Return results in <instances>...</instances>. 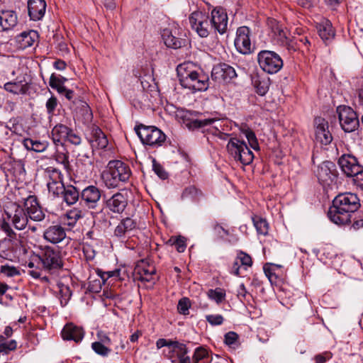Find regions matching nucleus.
Wrapping results in <instances>:
<instances>
[{
  "label": "nucleus",
  "instance_id": "43",
  "mask_svg": "<svg viewBox=\"0 0 363 363\" xmlns=\"http://www.w3.org/2000/svg\"><path fill=\"white\" fill-rule=\"evenodd\" d=\"M201 195V192L199 191L195 186H190L186 187L182 195L183 199H192L195 200Z\"/></svg>",
  "mask_w": 363,
  "mask_h": 363
},
{
  "label": "nucleus",
  "instance_id": "20",
  "mask_svg": "<svg viewBox=\"0 0 363 363\" xmlns=\"http://www.w3.org/2000/svg\"><path fill=\"white\" fill-rule=\"evenodd\" d=\"M101 192L96 186L90 185L82 190L81 198L89 208H95L101 197Z\"/></svg>",
  "mask_w": 363,
  "mask_h": 363
},
{
  "label": "nucleus",
  "instance_id": "6",
  "mask_svg": "<svg viewBox=\"0 0 363 363\" xmlns=\"http://www.w3.org/2000/svg\"><path fill=\"white\" fill-rule=\"evenodd\" d=\"M135 131L141 142L151 147L161 146L166 140V135L155 126L140 125L135 128Z\"/></svg>",
  "mask_w": 363,
  "mask_h": 363
},
{
  "label": "nucleus",
  "instance_id": "35",
  "mask_svg": "<svg viewBox=\"0 0 363 363\" xmlns=\"http://www.w3.org/2000/svg\"><path fill=\"white\" fill-rule=\"evenodd\" d=\"M270 85L268 77H257L254 80V86L257 93L260 96H264L268 91Z\"/></svg>",
  "mask_w": 363,
  "mask_h": 363
},
{
  "label": "nucleus",
  "instance_id": "52",
  "mask_svg": "<svg viewBox=\"0 0 363 363\" xmlns=\"http://www.w3.org/2000/svg\"><path fill=\"white\" fill-rule=\"evenodd\" d=\"M152 168L155 174L162 179L167 178V173L162 167L161 164L157 163L155 160L152 161Z\"/></svg>",
  "mask_w": 363,
  "mask_h": 363
},
{
  "label": "nucleus",
  "instance_id": "14",
  "mask_svg": "<svg viewBox=\"0 0 363 363\" xmlns=\"http://www.w3.org/2000/svg\"><path fill=\"white\" fill-rule=\"evenodd\" d=\"M314 125L316 141L323 145H329L333 140V136L328 129V122L322 117H316L314 120Z\"/></svg>",
  "mask_w": 363,
  "mask_h": 363
},
{
  "label": "nucleus",
  "instance_id": "57",
  "mask_svg": "<svg viewBox=\"0 0 363 363\" xmlns=\"http://www.w3.org/2000/svg\"><path fill=\"white\" fill-rule=\"evenodd\" d=\"M81 138L77 134L74 133L72 129H70L69 133H68L66 141H68L74 145H77L81 143Z\"/></svg>",
  "mask_w": 363,
  "mask_h": 363
},
{
  "label": "nucleus",
  "instance_id": "58",
  "mask_svg": "<svg viewBox=\"0 0 363 363\" xmlns=\"http://www.w3.org/2000/svg\"><path fill=\"white\" fill-rule=\"evenodd\" d=\"M332 353L330 352H325L322 354L315 355V363H325L327 360L332 358Z\"/></svg>",
  "mask_w": 363,
  "mask_h": 363
},
{
  "label": "nucleus",
  "instance_id": "12",
  "mask_svg": "<svg viewBox=\"0 0 363 363\" xmlns=\"http://www.w3.org/2000/svg\"><path fill=\"white\" fill-rule=\"evenodd\" d=\"M236 50L241 54H251L255 49L251 41V30L247 26H240L237 29L234 41Z\"/></svg>",
  "mask_w": 363,
  "mask_h": 363
},
{
  "label": "nucleus",
  "instance_id": "3",
  "mask_svg": "<svg viewBox=\"0 0 363 363\" xmlns=\"http://www.w3.org/2000/svg\"><path fill=\"white\" fill-rule=\"evenodd\" d=\"M131 175L129 166L121 160H111L102 172L101 177L106 187L116 188L126 182Z\"/></svg>",
  "mask_w": 363,
  "mask_h": 363
},
{
  "label": "nucleus",
  "instance_id": "62",
  "mask_svg": "<svg viewBox=\"0 0 363 363\" xmlns=\"http://www.w3.org/2000/svg\"><path fill=\"white\" fill-rule=\"evenodd\" d=\"M264 271L265 275L268 277V279L271 283H273L274 281H275V280L277 279V276L272 272V269L271 267L264 266Z\"/></svg>",
  "mask_w": 363,
  "mask_h": 363
},
{
  "label": "nucleus",
  "instance_id": "27",
  "mask_svg": "<svg viewBox=\"0 0 363 363\" xmlns=\"http://www.w3.org/2000/svg\"><path fill=\"white\" fill-rule=\"evenodd\" d=\"M218 123H220V121L216 118L196 119L192 121L193 127L196 128L214 125L213 128L215 130L212 131L213 134L217 135L222 140H226L229 135L221 132L218 129Z\"/></svg>",
  "mask_w": 363,
  "mask_h": 363
},
{
  "label": "nucleus",
  "instance_id": "49",
  "mask_svg": "<svg viewBox=\"0 0 363 363\" xmlns=\"http://www.w3.org/2000/svg\"><path fill=\"white\" fill-rule=\"evenodd\" d=\"M17 343L15 340L4 342L0 344V353L8 354L10 351L16 350Z\"/></svg>",
  "mask_w": 363,
  "mask_h": 363
},
{
  "label": "nucleus",
  "instance_id": "28",
  "mask_svg": "<svg viewBox=\"0 0 363 363\" xmlns=\"http://www.w3.org/2000/svg\"><path fill=\"white\" fill-rule=\"evenodd\" d=\"M69 130V128L62 123H58L53 127L51 135L52 141L56 146L63 145Z\"/></svg>",
  "mask_w": 363,
  "mask_h": 363
},
{
  "label": "nucleus",
  "instance_id": "7",
  "mask_svg": "<svg viewBox=\"0 0 363 363\" xmlns=\"http://www.w3.org/2000/svg\"><path fill=\"white\" fill-rule=\"evenodd\" d=\"M6 218L17 230L24 229L28 222V218L24 206L14 202L8 203L4 208Z\"/></svg>",
  "mask_w": 363,
  "mask_h": 363
},
{
  "label": "nucleus",
  "instance_id": "11",
  "mask_svg": "<svg viewBox=\"0 0 363 363\" xmlns=\"http://www.w3.org/2000/svg\"><path fill=\"white\" fill-rule=\"evenodd\" d=\"M340 124L345 132L354 131L359 125L357 115L352 108L349 106H338L337 108Z\"/></svg>",
  "mask_w": 363,
  "mask_h": 363
},
{
  "label": "nucleus",
  "instance_id": "24",
  "mask_svg": "<svg viewBox=\"0 0 363 363\" xmlns=\"http://www.w3.org/2000/svg\"><path fill=\"white\" fill-rule=\"evenodd\" d=\"M28 9L31 20H40L45 13L46 2L45 0H28Z\"/></svg>",
  "mask_w": 363,
  "mask_h": 363
},
{
  "label": "nucleus",
  "instance_id": "51",
  "mask_svg": "<svg viewBox=\"0 0 363 363\" xmlns=\"http://www.w3.org/2000/svg\"><path fill=\"white\" fill-rule=\"evenodd\" d=\"M238 335L235 332H228L225 335V343L230 347H235L238 340Z\"/></svg>",
  "mask_w": 363,
  "mask_h": 363
},
{
  "label": "nucleus",
  "instance_id": "37",
  "mask_svg": "<svg viewBox=\"0 0 363 363\" xmlns=\"http://www.w3.org/2000/svg\"><path fill=\"white\" fill-rule=\"evenodd\" d=\"M208 352L205 347L202 346L196 347L191 362V363H209L206 361L208 358Z\"/></svg>",
  "mask_w": 363,
  "mask_h": 363
},
{
  "label": "nucleus",
  "instance_id": "8",
  "mask_svg": "<svg viewBox=\"0 0 363 363\" xmlns=\"http://www.w3.org/2000/svg\"><path fill=\"white\" fill-rule=\"evenodd\" d=\"M257 62L261 69L269 74L278 72L283 67V60L274 51L262 50L257 55Z\"/></svg>",
  "mask_w": 363,
  "mask_h": 363
},
{
  "label": "nucleus",
  "instance_id": "1",
  "mask_svg": "<svg viewBox=\"0 0 363 363\" xmlns=\"http://www.w3.org/2000/svg\"><path fill=\"white\" fill-rule=\"evenodd\" d=\"M360 206V200L357 194L350 192L340 194L333 199L328 216L335 224H348L351 222L352 213Z\"/></svg>",
  "mask_w": 363,
  "mask_h": 363
},
{
  "label": "nucleus",
  "instance_id": "4",
  "mask_svg": "<svg viewBox=\"0 0 363 363\" xmlns=\"http://www.w3.org/2000/svg\"><path fill=\"white\" fill-rule=\"evenodd\" d=\"M36 257L40 261L43 268L50 272L60 269L63 266L61 252L50 246L42 247Z\"/></svg>",
  "mask_w": 363,
  "mask_h": 363
},
{
  "label": "nucleus",
  "instance_id": "46",
  "mask_svg": "<svg viewBox=\"0 0 363 363\" xmlns=\"http://www.w3.org/2000/svg\"><path fill=\"white\" fill-rule=\"evenodd\" d=\"M1 273L9 277H13L20 275V271L18 268L10 266L9 264L1 265L0 269Z\"/></svg>",
  "mask_w": 363,
  "mask_h": 363
},
{
  "label": "nucleus",
  "instance_id": "54",
  "mask_svg": "<svg viewBox=\"0 0 363 363\" xmlns=\"http://www.w3.org/2000/svg\"><path fill=\"white\" fill-rule=\"evenodd\" d=\"M46 108L49 115H52L57 106V99L55 96H51L46 102Z\"/></svg>",
  "mask_w": 363,
  "mask_h": 363
},
{
  "label": "nucleus",
  "instance_id": "59",
  "mask_svg": "<svg viewBox=\"0 0 363 363\" xmlns=\"http://www.w3.org/2000/svg\"><path fill=\"white\" fill-rule=\"evenodd\" d=\"M55 160L57 162L63 164L65 167H67L69 164L68 156L62 152H56Z\"/></svg>",
  "mask_w": 363,
  "mask_h": 363
},
{
  "label": "nucleus",
  "instance_id": "15",
  "mask_svg": "<svg viewBox=\"0 0 363 363\" xmlns=\"http://www.w3.org/2000/svg\"><path fill=\"white\" fill-rule=\"evenodd\" d=\"M316 176L318 181L323 184H330L337 176L335 164L330 161L322 162L317 169Z\"/></svg>",
  "mask_w": 363,
  "mask_h": 363
},
{
  "label": "nucleus",
  "instance_id": "44",
  "mask_svg": "<svg viewBox=\"0 0 363 363\" xmlns=\"http://www.w3.org/2000/svg\"><path fill=\"white\" fill-rule=\"evenodd\" d=\"M47 186L50 193H52L55 196H58L63 192L65 186L62 181H61L57 182V183L47 182Z\"/></svg>",
  "mask_w": 363,
  "mask_h": 363
},
{
  "label": "nucleus",
  "instance_id": "16",
  "mask_svg": "<svg viewBox=\"0 0 363 363\" xmlns=\"http://www.w3.org/2000/svg\"><path fill=\"white\" fill-rule=\"evenodd\" d=\"M210 22L215 32L223 34L228 28V18L225 10L222 7H216L211 11Z\"/></svg>",
  "mask_w": 363,
  "mask_h": 363
},
{
  "label": "nucleus",
  "instance_id": "61",
  "mask_svg": "<svg viewBox=\"0 0 363 363\" xmlns=\"http://www.w3.org/2000/svg\"><path fill=\"white\" fill-rule=\"evenodd\" d=\"M177 247V250L179 252H183L186 249V243L184 238L179 236L177 237V239L174 241V245Z\"/></svg>",
  "mask_w": 363,
  "mask_h": 363
},
{
  "label": "nucleus",
  "instance_id": "53",
  "mask_svg": "<svg viewBox=\"0 0 363 363\" xmlns=\"http://www.w3.org/2000/svg\"><path fill=\"white\" fill-rule=\"evenodd\" d=\"M206 320L211 325H220L223 323L224 318L221 315H208L206 316Z\"/></svg>",
  "mask_w": 363,
  "mask_h": 363
},
{
  "label": "nucleus",
  "instance_id": "41",
  "mask_svg": "<svg viewBox=\"0 0 363 363\" xmlns=\"http://www.w3.org/2000/svg\"><path fill=\"white\" fill-rule=\"evenodd\" d=\"M45 176L48 179V182L57 183V182L62 181V175L60 171L52 167L45 169Z\"/></svg>",
  "mask_w": 363,
  "mask_h": 363
},
{
  "label": "nucleus",
  "instance_id": "50",
  "mask_svg": "<svg viewBox=\"0 0 363 363\" xmlns=\"http://www.w3.org/2000/svg\"><path fill=\"white\" fill-rule=\"evenodd\" d=\"M245 135L246 138L248 140V143L252 148L254 150L259 149V144L256 138L255 133L250 130H247L245 132Z\"/></svg>",
  "mask_w": 363,
  "mask_h": 363
},
{
  "label": "nucleus",
  "instance_id": "10",
  "mask_svg": "<svg viewBox=\"0 0 363 363\" xmlns=\"http://www.w3.org/2000/svg\"><path fill=\"white\" fill-rule=\"evenodd\" d=\"M189 20L191 28L202 38L207 37L213 30L209 17L200 11H194Z\"/></svg>",
  "mask_w": 363,
  "mask_h": 363
},
{
  "label": "nucleus",
  "instance_id": "64",
  "mask_svg": "<svg viewBox=\"0 0 363 363\" xmlns=\"http://www.w3.org/2000/svg\"><path fill=\"white\" fill-rule=\"evenodd\" d=\"M98 338H99V341H97L98 342H102L103 345H110L111 344V339L108 337V336L102 333V332H100L98 333Z\"/></svg>",
  "mask_w": 363,
  "mask_h": 363
},
{
  "label": "nucleus",
  "instance_id": "38",
  "mask_svg": "<svg viewBox=\"0 0 363 363\" xmlns=\"http://www.w3.org/2000/svg\"><path fill=\"white\" fill-rule=\"evenodd\" d=\"M4 89L14 94H22L26 92L28 87L20 82H7L4 84Z\"/></svg>",
  "mask_w": 363,
  "mask_h": 363
},
{
  "label": "nucleus",
  "instance_id": "29",
  "mask_svg": "<svg viewBox=\"0 0 363 363\" xmlns=\"http://www.w3.org/2000/svg\"><path fill=\"white\" fill-rule=\"evenodd\" d=\"M89 142L93 147L98 149H104L108 143L106 135L98 127L92 128Z\"/></svg>",
  "mask_w": 363,
  "mask_h": 363
},
{
  "label": "nucleus",
  "instance_id": "25",
  "mask_svg": "<svg viewBox=\"0 0 363 363\" xmlns=\"http://www.w3.org/2000/svg\"><path fill=\"white\" fill-rule=\"evenodd\" d=\"M176 29L164 28L162 31V38L164 44L170 48H180L184 43V40L177 37Z\"/></svg>",
  "mask_w": 363,
  "mask_h": 363
},
{
  "label": "nucleus",
  "instance_id": "5",
  "mask_svg": "<svg viewBox=\"0 0 363 363\" xmlns=\"http://www.w3.org/2000/svg\"><path fill=\"white\" fill-rule=\"evenodd\" d=\"M226 147L228 153L235 161H239L243 165H248L252 162L254 155L245 142L233 138L229 140Z\"/></svg>",
  "mask_w": 363,
  "mask_h": 363
},
{
  "label": "nucleus",
  "instance_id": "21",
  "mask_svg": "<svg viewBox=\"0 0 363 363\" xmlns=\"http://www.w3.org/2000/svg\"><path fill=\"white\" fill-rule=\"evenodd\" d=\"M236 77L237 74L235 69L227 64L216 66L212 70V77L216 80H223L224 82H229Z\"/></svg>",
  "mask_w": 363,
  "mask_h": 363
},
{
  "label": "nucleus",
  "instance_id": "60",
  "mask_svg": "<svg viewBox=\"0 0 363 363\" xmlns=\"http://www.w3.org/2000/svg\"><path fill=\"white\" fill-rule=\"evenodd\" d=\"M62 223L64 225H67L69 227V229L70 230L72 227L75 225L77 223V220H74V218H70L69 216H67V213H65L62 218H61Z\"/></svg>",
  "mask_w": 363,
  "mask_h": 363
},
{
  "label": "nucleus",
  "instance_id": "45",
  "mask_svg": "<svg viewBox=\"0 0 363 363\" xmlns=\"http://www.w3.org/2000/svg\"><path fill=\"white\" fill-rule=\"evenodd\" d=\"M91 348L93 350L98 354L106 357L111 352V349H109L105 345H103L102 342H94L91 344Z\"/></svg>",
  "mask_w": 363,
  "mask_h": 363
},
{
  "label": "nucleus",
  "instance_id": "63",
  "mask_svg": "<svg viewBox=\"0 0 363 363\" xmlns=\"http://www.w3.org/2000/svg\"><path fill=\"white\" fill-rule=\"evenodd\" d=\"M213 230L220 238H223L225 235H228V234H229L228 230L223 228L219 224H216L213 226Z\"/></svg>",
  "mask_w": 363,
  "mask_h": 363
},
{
  "label": "nucleus",
  "instance_id": "34",
  "mask_svg": "<svg viewBox=\"0 0 363 363\" xmlns=\"http://www.w3.org/2000/svg\"><path fill=\"white\" fill-rule=\"evenodd\" d=\"M61 194L63 196L64 201L68 205L75 203L79 197V191L72 185L65 186V190H63V192H62Z\"/></svg>",
  "mask_w": 363,
  "mask_h": 363
},
{
  "label": "nucleus",
  "instance_id": "22",
  "mask_svg": "<svg viewBox=\"0 0 363 363\" xmlns=\"http://www.w3.org/2000/svg\"><path fill=\"white\" fill-rule=\"evenodd\" d=\"M146 264L144 260L138 262L134 270V276L138 280L150 282L154 280L155 269L154 267Z\"/></svg>",
  "mask_w": 363,
  "mask_h": 363
},
{
  "label": "nucleus",
  "instance_id": "2",
  "mask_svg": "<svg viewBox=\"0 0 363 363\" xmlns=\"http://www.w3.org/2000/svg\"><path fill=\"white\" fill-rule=\"evenodd\" d=\"M177 72L180 84L192 91H206L209 86L208 76L202 71L196 70L191 62L179 65Z\"/></svg>",
  "mask_w": 363,
  "mask_h": 363
},
{
  "label": "nucleus",
  "instance_id": "13",
  "mask_svg": "<svg viewBox=\"0 0 363 363\" xmlns=\"http://www.w3.org/2000/svg\"><path fill=\"white\" fill-rule=\"evenodd\" d=\"M338 164L348 177H356L363 172V166L354 156L350 154L342 155L338 160Z\"/></svg>",
  "mask_w": 363,
  "mask_h": 363
},
{
  "label": "nucleus",
  "instance_id": "30",
  "mask_svg": "<svg viewBox=\"0 0 363 363\" xmlns=\"http://www.w3.org/2000/svg\"><path fill=\"white\" fill-rule=\"evenodd\" d=\"M17 24V15L13 11H2L0 13L1 30H9Z\"/></svg>",
  "mask_w": 363,
  "mask_h": 363
},
{
  "label": "nucleus",
  "instance_id": "18",
  "mask_svg": "<svg viewBox=\"0 0 363 363\" xmlns=\"http://www.w3.org/2000/svg\"><path fill=\"white\" fill-rule=\"evenodd\" d=\"M23 206L28 219L34 221H42L45 218V213L40 206L35 196L30 195L23 202Z\"/></svg>",
  "mask_w": 363,
  "mask_h": 363
},
{
  "label": "nucleus",
  "instance_id": "23",
  "mask_svg": "<svg viewBox=\"0 0 363 363\" xmlns=\"http://www.w3.org/2000/svg\"><path fill=\"white\" fill-rule=\"evenodd\" d=\"M61 335L63 340H72L78 343L82 340L84 331L81 327L77 326L73 323H67L64 326Z\"/></svg>",
  "mask_w": 363,
  "mask_h": 363
},
{
  "label": "nucleus",
  "instance_id": "33",
  "mask_svg": "<svg viewBox=\"0 0 363 363\" xmlns=\"http://www.w3.org/2000/svg\"><path fill=\"white\" fill-rule=\"evenodd\" d=\"M23 145L28 150H32L37 152H44L48 147V141H40L30 138H26L23 140Z\"/></svg>",
  "mask_w": 363,
  "mask_h": 363
},
{
  "label": "nucleus",
  "instance_id": "32",
  "mask_svg": "<svg viewBox=\"0 0 363 363\" xmlns=\"http://www.w3.org/2000/svg\"><path fill=\"white\" fill-rule=\"evenodd\" d=\"M38 38V33L34 30H29L28 32H23L16 37V42L19 48L26 49L33 45L35 40Z\"/></svg>",
  "mask_w": 363,
  "mask_h": 363
},
{
  "label": "nucleus",
  "instance_id": "39",
  "mask_svg": "<svg viewBox=\"0 0 363 363\" xmlns=\"http://www.w3.org/2000/svg\"><path fill=\"white\" fill-rule=\"evenodd\" d=\"M318 33L321 39L324 41H327L334 37V31L329 22H326L325 24H320L318 26Z\"/></svg>",
  "mask_w": 363,
  "mask_h": 363
},
{
  "label": "nucleus",
  "instance_id": "17",
  "mask_svg": "<svg viewBox=\"0 0 363 363\" xmlns=\"http://www.w3.org/2000/svg\"><path fill=\"white\" fill-rule=\"evenodd\" d=\"M127 193L118 191L106 201V208L113 213L122 214L128 206Z\"/></svg>",
  "mask_w": 363,
  "mask_h": 363
},
{
  "label": "nucleus",
  "instance_id": "56",
  "mask_svg": "<svg viewBox=\"0 0 363 363\" xmlns=\"http://www.w3.org/2000/svg\"><path fill=\"white\" fill-rule=\"evenodd\" d=\"M28 268H30V269L28 271V273L32 277H33L34 279H38L40 277V275H41V271L40 269H39L38 268H35L34 269L35 267V264L33 262H29L27 265H26Z\"/></svg>",
  "mask_w": 363,
  "mask_h": 363
},
{
  "label": "nucleus",
  "instance_id": "19",
  "mask_svg": "<svg viewBox=\"0 0 363 363\" xmlns=\"http://www.w3.org/2000/svg\"><path fill=\"white\" fill-rule=\"evenodd\" d=\"M43 237L48 242L58 244L66 238V229L60 224L52 225L44 230Z\"/></svg>",
  "mask_w": 363,
  "mask_h": 363
},
{
  "label": "nucleus",
  "instance_id": "55",
  "mask_svg": "<svg viewBox=\"0 0 363 363\" xmlns=\"http://www.w3.org/2000/svg\"><path fill=\"white\" fill-rule=\"evenodd\" d=\"M66 213L77 221L84 216V211L78 208H74L68 211Z\"/></svg>",
  "mask_w": 363,
  "mask_h": 363
},
{
  "label": "nucleus",
  "instance_id": "31",
  "mask_svg": "<svg viewBox=\"0 0 363 363\" xmlns=\"http://www.w3.org/2000/svg\"><path fill=\"white\" fill-rule=\"evenodd\" d=\"M60 94L65 95V96L69 101H72L73 104L77 106L76 108V111H77V108H80L81 111H82V113L87 116L88 118L91 116V109L89 105L86 104V102L82 100H76V98L74 97V93L72 90L68 89L65 87V91H62Z\"/></svg>",
  "mask_w": 363,
  "mask_h": 363
},
{
  "label": "nucleus",
  "instance_id": "48",
  "mask_svg": "<svg viewBox=\"0 0 363 363\" xmlns=\"http://www.w3.org/2000/svg\"><path fill=\"white\" fill-rule=\"evenodd\" d=\"M237 259L240 261L241 266L244 267L245 269L247 267H251L252 264L251 257L244 252L240 251L238 254Z\"/></svg>",
  "mask_w": 363,
  "mask_h": 363
},
{
  "label": "nucleus",
  "instance_id": "9",
  "mask_svg": "<svg viewBox=\"0 0 363 363\" xmlns=\"http://www.w3.org/2000/svg\"><path fill=\"white\" fill-rule=\"evenodd\" d=\"M268 25L272 33V39L274 43L286 48L289 51H295L297 48L294 46V40H290L287 35V30L275 19H269Z\"/></svg>",
  "mask_w": 363,
  "mask_h": 363
},
{
  "label": "nucleus",
  "instance_id": "36",
  "mask_svg": "<svg viewBox=\"0 0 363 363\" xmlns=\"http://www.w3.org/2000/svg\"><path fill=\"white\" fill-rule=\"evenodd\" d=\"M67 81V79L61 75H55L52 74L50 77L49 85L54 89L57 90L58 93H61L65 91V83Z\"/></svg>",
  "mask_w": 363,
  "mask_h": 363
},
{
  "label": "nucleus",
  "instance_id": "47",
  "mask_svg": "<svg viewBox=\"0 0 363 363\" xmlns=\"http://www.w3.org/2000/svg\"><path fill=\"white\" fill-rule=\"evenodd\" d=\"M191 306L190 300L186 297H184L179 301L177 310L179 313L183 315L189 314V309Z\"/></svg>",
  "mask_w": 363,
  "mask_h": 363
},
{
  "label": "nucleus",
  "instance_id": "26",
  "mask_svg": "<svg viewBox=\"0 0 363 363\" xmlns=\"http://www.w3.org/2000/svg\"><path fill=\"white\" fill-rule=\"evenodd\" d=\"M137 227V222L130 217L123 218L114 230V235L119 238H125Z\"/></svg>",
  "mask_w": 363,
  "mask_h": 363
},
{
  "label": "nucleus",
  "instance_id": "40",
  "mask_svg": "<svg viewBox=\"0 0 363 363\" xmlns=\"http://www.w3.org/2000/svg\"><path fill=\"white\" fill-rule=\"evenodd\" d=\"M252 221L258 234L267 235L269 225L265 219L255 216L252 218Z\"/></svg>",
  "mask_w": 363,
  "mask_h": 363
},
{
  "label": "nucleus",
  "instance_id": "42",
  "mask_svg": "<svg viewBox=\"0 0 363 363\" xmlns=\"http://www.w3.org/2000/svg\"><path fill=\"white\" fill-rule=\"evenodd\" d=\"M209 298L214 300L217 303H221L225 298V292L220 288L209 289L207 292Z\"/></svg>",
  "mask_w": 363,
  "mask_h": 363
}]
</instances>
